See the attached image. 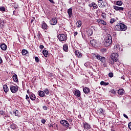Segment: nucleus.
Wrapping results in <instances>:
<instances>
[{
  "mask_svg": "<svg viewBox=\"0 0 131 131\" xmlns=\"http://www.w3.org/2000/svg\"><path fill=\"white\" fill-rule=\"evenodd\" d=\"M21 53H22L23 56H28L29 54V52H28V51H27L26 49H23L21 51Z\"/></svg>",
  "mask_w": 131,
  "mask_h": 131,
  "instance_id": "17",
  "label": "nucleus"
},
{
  "mask_svg": "<svg viewBox=\"0 0 131 131\" xmlns=\"http://www.w3.org/2000/svg\"><path fill=\"white\" fill-rule=\"evenodd\" d=\"M1 48L3 51H6V50H7V46L6 44L3 43L1 45Z\"/></svg>",
  "mask_w": 131,
  "mask_h": 131,
  "instance_id": "27",
  "label": "nucleus"
},
{
  "mask_svg": "<svg viewBox=\"0 0 131 131\" xmlns=\"http://www.w3.org/2000/svg\"><path fill=\"white\" fill-rule=\"evenodd\" d=\"M57 37L60 41H66L67 40V34H59Z\"/></svg>",
  "mask_w": 131,
  "mask_h": 131,
  "instance_id": "4",
  "label": "nucleus"
},
{
  "mask_svg": "<svg viewBox=\"0 0 131 131\" xmlns=\"http://www.w3.org/2000/svg\"><path fill=\"white\" fill-rule=\"evenodd\" d=\"M92 5L94 10H97V9H98V5H97L95 2H92Z\"/></svg>",
  "mask_w": 131,
  "mask_h": 131,
  "instance_id": "36",
  "label": "nucleus"
},
{
  "mask_svg": "<svg viewBox=\"0 0 131 131\" xmlns=\"http://www.w3.org/2000/svg\"><path fill=\"white\" fill-rule=\"evenodd\" d=\"M35 20V17H32V19L31 20V23H33V22H34Z\"/></svg>",
  "mask_w": 131,
  "mask_h": 131,
  "instance_id": "47",
  "label": "nucleus"
},
{
  "mask_svg": "<svg viewBox=\"0 0 131 131\" xmlns=\"http://www.w3.org/2000/svg\"><path fill=\"white\" fill-rule=\"evenodd\" d=\"M42 54L45 56V57L47 58V57H48V54H49V52H48V51L46 50H43L42 51Z\"/></svg>",
  "mask_w": 131,
  "mask_h": 131,
  "instance_id": "32",
  "label": "nucleus"
},
{
  "mask_svg": "<svg viewBox=\"0 0 131 131\" xmlns=\"http://www.w3.org/2000/svg\"><path fill=\"white\" fill-rule=\"evenodd\" d=\"M3 63V59H2V57H0V64H2Z\"/></svg>",
  "mask_w": 131,
  "mask_h": 131,
  "instance_id": "61",
  "label": "nucleus"
},
{
  "mask_svg": "<svg viewBox=\"0 0 131 131\" xmlns=\"http://www.w3.org/2000/svg\"><path fill=\"white\" fill-rule=\"evenodd\" d=\"M77 34H78V33L77 31L74 32V36H76V35H77Z\"/></svg>",
  "mask_w": 131,
  "mask_h": 131,
  "instance_id": "57",
  "label": "nucleus"
},
{
  "mask_svg": "<svg viewBox=\"0 0 131 131\" xmlns=\"http://www.w3.org/2000/svg\"><path fill=\"white\" fill-rule=\"evenodd\" d=\"M42 108L43 109V110H48V107L46 105H43L42 106Z\"/></svg>",
  "mask_w": 131,
  "mask_h": 131,
  "instance_id": "51",
  "label": "nucleus"
},
{
  "mask_svg": "<svg viewBox=\"0 0 131 131\" xmlns=\"http://www.w3.org/2000/svg\"><path fill=\"white\" fill-rule=\"evenodd\" d=\"M63 50L64 52H68V44L63 45Z\"/></svg>",
  "mask_w": 131,
  "mask_h": 131,
  "instance_id": "23",
  "label": "nucleus"
},
{
  "mask_svg": "<svg viewBox=\"0 0 131 131\" xmlns=\"http://www.w3.org/2000/svg\"><path fill=\"white\" fill-rule=\"evenodd\" d=\"M94 58H96L97 60H99L101 62V63H103V65L104 67H106L107 66V64H106L105 63L106 62V58L104 56H101L100 55H95Z\"/></svg>",
  "mask_w": 131,
  "mask_h": 131,
  "instance_id": "2",
  "label": "nucleus"
},
{
  "mask_svg": "<svg viewBox=\"0 0 131 131\" xmlns=\"http://www.w3.org/2000/svg\"><path fill=\"white\" fill-rule=\"evenodd\" d=\"M19 90V86L17 85H11L10 86V91L13 94H15L18 92Z\"/></svg>",
  "mask_w": 131,
  "mask_h": 131,
  "instance_id": "5",
  "label": "nucleus"
},
{
  "mask_svg": "<svg viewBox=\"0 0 131 131\" xmlns=\"http://www.w3.org/2000/svg\"><path fill=\"white\" fill-rule=\"evenodd\" d=\"M53 125H54V124H50V126H52V127H53V126H54Z\"/></svg>",
  "mask_w": 131,
  "mask_h": 131,
  "instance_id": "64",
  "label": "nucleus"
},
{
  "mask_svg": "<svg viewBox=\"0 0 131 131\" xmlns=\"http://www.w3.org/2000/svg\"><path fill=\"white\" fill-rule=\"evenodd\" d=\"M35 60L37 63H38L39 62V58H38V57L36 56L35 57Z\"/></svg>",
  "mask_w": 131,
  "mask_h": 131,
  "instance_id": "44",
  "label": "nucleus"
},
{
  "mask_svg": "<svg viewBox=\"0 0 131 131\" xmlns=\"http://www.w3.org/2000/svg\"><path fill=\"white\" fill-rule=\"evenodd\" d=\"M45 48V46H43V45H40L39 46V49H40V50H42V49H43Z\"/></svg>",
  "mask_w": 131,
  "mask_h": 131,
  "instance_id": "54",
  "label": "nucleus"
},
{
  "mask_svg": "<svg viewBox=\"0 0 131 131\" xmlns=\"http://www.w3.org/2000/svg\"><path fill=\"white\" fill-rule=\"evenodd\" d=\"M123 116L125 117V118H126V119H128V117L127 115H125V114H123Z\"/></svg>",
  "mask_w": 131,
  "mask_h": 131,
  "instance_id": "56",
  "label": "nucleus"
},
{
  "mask_svg": "<svg viewBox=\"0 0 131 131\" xmlns=\"http://www.w3.org/2000/svg\"><path fill=\"white\" fill-rule=\"evenodd\" d=\"M88 35L91 36L93 35V30L92 29H89L86 32Z\"/></svg>",
  "mask_w": 131,
  "mask_h": 131,
  "instance_id": "29",
  "label": "nucleus"
},
{
  "mask_svg": "<svg viewBox=\"0 0 131 131\" xmlns=\"http://www.w3.org/2000/svg\"><path fill=\"white\" fill-rule=\"evenodd\" d=\"M83 125L84 129H91L92 128V127L91 126V125L90 124L86 123V122H84L83 123Z\"/></svg>",
  "mask_w": 131,
  "mask_h": 131,
  "instance_id": "7",
  "label": "nucleus"
},
{
  "mask_svg": "<svg viewBox=\"0 0 131 131\" xmlns=\"http://www.w3.org/2000/svg\"><path fill=\"white\" fill-rule=\"evenodd\" d=\"M17 127V126L15 123H12L10 125V128H12V129H16Z\"/></svg>",
  "mask_w": 131,
  "mask_h": 131,
  "instance_id": "30",
  "label": "nucleus"
},
{
  "mask_svg": "<svg viewBox=\"0 0 131 131\" xmlns=\"http://www.w3.org/2000/svg\"><path fill=\"white\" fill-rule=\"evenodd\" d=\"M128 128H129V129L131 130V122H129V123L128 124Z\"/></svg>",
  "mask_w": 131,
  "mask_h": 131,
  "instance_id": "55",
  "label": "nucleus"
},
{
  "mask_svg": "<svg viewBox=\"0 0 131 131\" xmlns=\"http://www.w3.org/2000/svg\"><path fill=\"white\" fill-rule=\"evenodd\" d=\"M69 122H70V123H71V122H72L73 120H72V119H70L69 120Z\"/></svg>",
  "mask_w": 131,
  "mask_h": 131,
  "instance_id": "62",
  "label": "nucleus"
},
{
  "mask_svg": "<svg viewBox=\"0 0 131 131\" xmlns=\"http://www.w3.org/2000/svg\"><path fill=\"white\" fill-rule=\"evenodd\" d=\"M128 15L130 19H131V10L128 12Z\"/></svg>",
  "mask_w": 131,
  "mask_h": 131,
  "instance_id": "52",
  "label": "nucleus"
},
{
  "mask_svg": "<svg viewBox=\"0 0 131 131\" xmlns=\"http://www.w3.org/2000/svg\"><path fill=\"white\" fill-rule=\"evenodd\" d=\"M12 78H13L14 81H15V82H18V76H17L16 74H15L14 75H13Z\"/></svg>",
  "mask_w": 131,
  "mask_h": 131,
  "instance_id": "24",
  "label": "nucleus"
},
{
  "mask_svg": "<svg viewBox=\"0 0 131 131\" xmlns=\"http://www.w3.org/2000/svg\"><path fill=\"white\" fill-rule=\"evenodd\" d=\"M115 21H116V19H115V18H111L110 20V23L111 24H113V23H114Z\"/></svg>",
  "mask_w": 131,
  "mask_h": 131,
  "instance_id": "43",
  "label": "nucleus"
},
{
  "mask_svg": "<svg viewBox=\"0 0 131 131\" xmlns=\"http://www.w3.org/2000/svg\"><path fill=\"white\" fill-rule=\"evenodd\" d=\"M110 45H111V43L110 42H108V41H106L105 40L104 43H103V46H104V47H109V46H110Z\"/></svg>",
  "mask_w": 131,
  "mask_h": 131,
  "instance_id": "31",
  "label": "nucleus"
},
{
  "mask_svg": "<svg viewBox=\"0 0 131 131\" xmlns=\"http://www.w3.org/2000/svg\"><path fill=\"white\" fill-rule=\"evenodd\" d=\"M13 113L15 115V116H19V111H18L17 110H14L13 112Z\"/></svg>",
  "mask_w": 131,
  "mask_h": 131,
  "instance_id": "33",
  "label": "nucleus"
},
{
  "mask_svg": "<svg viewBox=\"0 0 131 131\" xmlns=\"http://www.w3.org/2000/svg\"><path fill=\"white\" fill-rule=\"evenodd\" d=\"M109 77H113V73L111 72L108 74Z\"/></svg>",
  "mask_w": 131,
  "mask_h": 131,
  "instance_id": "48",
  "label": "nucleus"
},
{
  "mask_svg": "<svg viewBox=\"0 0 131 131\" xmlns=\"http://www.w3.org/2000/svg\"><path fill=\"white\" fill-rule=\"evenodd\" d=\"M76 25H77V27H80V26H81L82 23L80 20H79L77 21Z\"/></svg>",
  "mask_w": 131,
  "mask_h": 131,
  "instance_id": "35",
  "label": "nucleus"
},
{
  "mask_svg": "<svg viewBox=\"0 0 131 131\" xmlns=\"http://www.w3.org/2000/svg\"><path fill=\"white\" fill-rule=\"evenodd\" d=\"M6 113V112L2 110L0 111V115H4Z\"/></svg>",
  "mask_w": 131,
  "mask_h": 131,
  "instance_id": "45",
  "label": "nucleus"
},
{
  "mask_svg": "<svg viewBox=\"0 0 131 131\" xmlns=\"http://www.w3.org/2000/svg\"><path fill=\"white\" fill-rule=\"evenodd\" d=\"M51 25H56L58 24V20L57 18L53 17L52 19L50 21Z\"/></svg>",
  "mask_w": 131,
  "mask_h": 131,
  "instance_id": "6",
  "label": "nucleus"
},
{
  "mask_svg": "<svg viewBox=\"0 0 131 131\" xmlns=\"http://www.w3.org/2000/svg\"><path fill=\"white\" fill-rule=\"evenodd\" d=\"M83 92L85 94H89V93H90V89L89 88L83 86Z\"/></svg>",
  "mask_w": 131,
  "mask_h": 131,
  "instance_id": "18",
  "label": "nucleus"
},
{
  "mask_svg": "<svg viewBox=\"0 0 131 131\" xmlns=\"http://www.w3.org/2000/svg\"><path fill=\"white\" fill-rule=\"evenodd\" d=\"M29 96L31 101H35V100H36V96H35V94H33V93H31Z\"/></svg>",
  "mask_w": 131,
  "mask_h": 131,
  "instance_id": "10",
  "label": "nucleus"
},
{
  "mask_svg": "<svg viewBox=\"0 0 131 131\" xmlns=\"http://www.w3.org/2000/svg\"><path fill=\"white\" fill-rule=\"evenodd\" d=\"M111 93H112V94H113V95H116V92H115V91H114V90H112L111 91Z\"/></svg>",
  "mask_w": 131,
  "mask_h": 131,
  "instance_id": "46",
  "label": "nucleus"
},
{
  "mask_svg": "<svg viewBox=\"0 0 131 131\" xmlns=\"http://www.w3.org/2000/svg\"><path fill=\"white\" fill-rule=\"evenodd\" d=\"M4 28V20H1L0 23V29H3Z\"/></svg>",
  "mask_w": 131,
  "mask_h": 131,
  "instance_id": "39",
  "label": "nucleus"
},
{
  "mask_svg": "<svg viewBox=\"0 0 131 131\" xmlns=\"http://www.w3.org/2000/svg\"><path fill=\"white\" fill-rule=\"evenodd\" d=\"M0 11L1 12H6V8L4 6L0 7Z\"/></svg>",
  "mask_w": 131,
  "mask_h": 131,
  "instance_id": "41",
  "label": "nucleus"
},
{
  "mask_svg": "<svg viewBox=\"0 0 131 131\" xmlns=\"http://www.w3.org/2000/svg\"><path fill=\"white\" fill-rule=\"evenodd\" d=\"M74 94L76 97V98H81L80 96L81 95L80 91L79 90H76L74 93Z\"/></svg>",
  "mask_w": 131,
  "mask_h": 131,
  "instance_id": "11",
  "label": "nucleus"
},
{
  "mask_svg": "<svg viewBox=\"0 0 131 131\" xmlns=\"http://www.w3.org/2000/svg\"><path fill=\"white\" fill-rule=\"evenodd\" d=\"M29 98H30V97H29V96H28V95H26V100L28 101L29 104H30V99Z\"/></svg>",
  "mask_w": 131,
  "mask_h": 131,
  "instance_id": "37",
  "label": "nucleus"
},
{
  "mask_svg": "<svg viewBox=\"0 0 131 131\" xmlns=\"http://www.w3.org/2000/svg\"><path fill=\"white\" fill-rule=\"evenodd\" d=\"M43 92L46 95H49V94H50V91L47 88L45 89V90H43Z\"/></svg>",
  "mask_w": 131,
  "mask_h": 131,
  "instance_id": "40",
  "label": "nucleus"
},
{
  "mask_svg": "<svg viewBox=\"0 0 131 131\" xmlns=\"http://www.w3.org/2000/svg\"><path fill=\"white\" fill-rule=\"evenodd\" d=\"M75 53L76 57H78V58H81V56H82V55L81 54V53L79 52V51L76 50L75 51Z\"/></svg>",
  "mask_w": 131,
  "mask_h": 131,
  "instance_id": "19",
  "label": "nucleus"
},
{
  "mask_svg": "<svg viewBox=\"0 0 131 131\" xmlns=\"http://www.w3.org/2000/svg\"><path fill=\"white\" fill-rule=\"evenodd\" d=\"M123 94H124V90L123 89H119L118 91V94L120 96H123Z\"/></svg>",
  "mask_w": 131,
  "mask_h": 131,
  "instance_id": "21",
  "label": "nucleus"
},
{
  "mask_svg": "<svg viewBox=\"0 0 131 131\" xmlns=\"http://www.w3.org/2000/svg\"><path fill=\"white\" fill-rule=\"evenodd\" d=\"M123 2L121 1H119L116 2L117 6H122Z\"/></svg>",
  "mask_w": 131,
  "mask_h": 131,
  "instance_id": "38",
  "label": "nucleus"
},
{
  "mask_svg": "<svg viewBox=\"0 0 131 131\" xmlns=\"http://www.w3.org/2000/svg\"><path fill=\"white\" fill-rule=\"evenodd\" d=\"M108 6V4L106 2H102L100 4H99V8H106Z\"/></svg>",
  "mask_w": 131,
  "mask_h": 131,
  "instance_id": "15",
  "label": "nucleus"
},
{
  "mask_svg": "<svg viewBox=\"0 0 131 131\" xmlns=\"http://www.w3.org/2000/svg\"><path fill=\"white\" fill-rule=\"evenodd\" d=\"M48 1H49V2H50V3H51V4H55V2L54 1V0H48Z\"/></svg>",
  "mask_w": 131,
  "mask_h": 131,
  "instance_id": "53",
  "label": "nucleus"
},
{
  "mask_svg": "<svg viewBox=\"0 0 131 131\" xmlns=\"http://www.w3.org/2000/svg\"><path fill=\"white\" fill-rule=\"evenodd\" d=\"M41 123H42L43 124H45V123H46V120L45 119H41Z\"/></svg>",
  "mask_w": 131,
  "mask_h": 131,
  "instance_id": "50",
  "label": "nucleus"
},
{
  "mask_svg": "<svg viewBox=\"0 0 131 131\" xmlns=\"http://www.w3.org/2000/svg\"><path fill=\"white\" fill-rule=\"evenodd\" d=\"M105 40L106 41H108L111 42V43H112V37L111 36V35L110 34H108L105 37Z\"/></svg>",
  "mask_w": 131,
  "mask_h": 131,
  "instance_id": "9",
  "label": "nucleus"
},
{
  "mask_svg": "<svg viewBox=\"0 0 131 131\" xmlns=\"http://www.w3.org/2000/svg\"><path fill=\"white\" fill-rule=\"evenodd\" d=\"M115 62V59H114L113 58H112L111 57L110 58V60H109L110 64H112V65H113V64H114Z\"/></svg>",
  "mask_w": 131,
  "mask_h": 131,
  "instance_id": "34",
  "label": "nucleus"
},
{
  "mask_svg": "<svg viewBox=\"0 0 131 131\" xmlns=\"http://www.w3.org/2000/svg\"><path fill=\"white\" fill-rule=\"evenodd\" d=\"M3 117L4 119H6L7 120H8V118H10V117L6 113L3 115Z\"/></svg>",
  "mask_w": 131,
  "mask_h": 131,
  "instance_id": "42",
  "label": "nucleus"
},
{
  "mask_svg": "<svg viewBox=\"0 0 131 131\" xmlns=\"http://www.w3.org/2000/svg\"><path fill=\"white\" fill-rule=\"evenodd\" d=\"M114 29L118 31H125L127 29V27L124 24L119 23L115 27Z\"/></svg>",
  "mask_w": 131,
  "mask_h": 131,
  "instance_id": "1",
  "label": "nucleus"
},
{
  "mask_svg": "<svg viewBox=\"0 0 131 131\" xmlns=\"http://www.w3.org/2000/svg\"><path fill=\"white\" fill-rule=\"evenodd\" d=\"M111 58H112V59H114V60H115V62H118L117 63V65H120V64H121V62L119 61V59H118L119 56H118V54L117 53H113L111 54Z\"/></svg>",
  "mask_w": 131,
  "mask_h": 131,
  "instance_id": "3",
  "label": "nucleus"
},
{
  "mask_svg": "<svg viewBox=\"0 0 131 131\" xmlns=\"http://www.w3.org/2000/svg\"><path fill=\"white\" fill-rule=\"evenodd\" d=\"M36 102H37V103H39V99H38V98H36Z\"/></svg>",
  "mask_w": 131,
  "mask_h": 131,
  "instance_id": "60",
  "label": "nucleus"
},
{
  "mask_svg": "<svg viewBox=\"0 0 131 131\" xmlns=\"http://www.w3.org/2000/svg\"><path fill=\"white\" fill-rule=\"evenodd\" d=\"M60 123L61 124H62V125H63V124H65V123L66 124V127L67 128V127H69V123L68 122V121L65 120H62L61 121H60Z\"/></svg>",
  "mask_w": 131,
  "mask_h": 131,
  "instance_id": "12",
  "label": "nucleus"
},
{
  "mask_svg": "<svg viewBox=\"0 0 131 131\" xmlns=\"http://www.w3.org/2000/svg\"><path fill=\"white\" fill-rule=\"evenodd\" d=\"M90 43L92 47H97L98 46V41L96 40H92L90 41Z\"/></svg>",
  "mask_w": 131,
  "mask_h": 131,
  "instance_id": "13",
  "label": "nucleus"
},
{
  "mask_svg": "<svg viewBox=\"0 0 131 131\" xmlns=\"http://www.w3.org/2000/svg\"><path fill=\"white\" fill-rule=\"evenodd\" d=\"M101 16L102 17V18L104 19L105 18H106V14L104 13H102L101 14Z\"/></svg>",
  "mask_w": 131,
  "mask_h": 131,
  "instance_id": "49",
  "label": "nucleus"
},
{
  "mask_svg": "<svg viewBox=\"0 0 131 131\" xmlns=\"http://www.w3.org/2000/svg\"><path fill=\"white\" fill-rule=\"evenodd\" d=\"M102 52H106V49H102Z\"/></svg>",
  "mask_w": 131,
  "mask_h": 131,
  "instance_id": "63",
  "label": "nucleus"
},
{
  "mask_svg": "<svg viewBox=\"0 0 131 131\" xmlns=\"http://www.w3.org/2000/svg\"><path fill=\"white\" fill-rule=\"evenodd\" d=\"M68 13L70 18L72 17V8H69L68 10Z\"/></svg>",
  "mask_w": 131,
  "mask_h": 131,
  "instance_id": "22",
  "label": "nucleus"
},
{
  "mask_svg": "<svg viewBox=\"0 0 131 131\" xmlns=\"http://www.w3.org/2000/svg\"><path fill=\"white\" fill-rule=\"evenodd\" d=\"M113 7L114 10L116 11H119L120 12V11H123V10H124V8L123 7H120L116 6H114Z\"/></svg>",
  "mask_w": 131,
  "mask_h": 131,
  "instance_id": "14",
  "label": "nucleus"
},
{
  "mask_svg": "<svg viewBox=\"0 0 131 131\" xmlns=\"http://www.w3.org/2000/svg\"><path fill=\"white\" fill-rule=\"evenodd\" d=\"M3 89L5 93H8V92H9V88H8V85L6 84L3 85Z\"/></svg>",
  "mask_w": 131,
  "mask_h": 131,
  "instance_id": "25",
  "label": "nucleus"
},
{
  "mask_svg": "<svg viewBox=\"0 0 131 131\" xmlns=\"http://www.w3.org/2000/svg\"><path fill=\"white\" fill-rule=\"evenodd\" d=\"M38 95L39 97H41V98H43L45 96H46V94H45V92L42 91H38Z\"/></svg>",
  "mask_w": 131,
  "mask_h": 131,
  "instance_id": "20",
  "label": "nucleus"
},
{
  "mask_svg": "<svg viewBox=\"0 0 131 131\" xmlns=\"http://www.w3.org/2000/svg\"><path fill=\"white\" fill-rule=\"evenodd\" d=\"M96 22L97 23H99L100 24H102L103 25H107V23H105V21H104V20L101 19H97Z\"/></svg>",
  "mask_w": 131,
  "mask_h": 131,
  "instance_id": "16",
  "label": "nucleus"
},
{
  "mask_svg": "<svg viewBox=\"0 0 131 131\" xmlns=\"http://www.w3.org/2000/svg\"><path fill=\"white\" fill-rule=\"evenodd\" d=\"M27 94H28L29 96H30V94H31V93H32V92H29V90H28L27 91Z\"/></svg>",
  "mask_w": 131,
  "mask_h": 131,
  "instance_id": "58",
  "label": "nucleus"
},
{
  "mask_svg": "<svg viewBox=\"0 0 131 131\" xmlns=\"http://www.w3.org/2000/svg\"><path fill=\"white\" fill-rule=\"evenodd\" d=\"M41 28L42 29H43V30H48V29H49V27L45 21H42Z\"/></svg>",
  "mask_w": 131,
  "mask_h": 131,
  "instance_id": "8",
  "label": "nucleus"
},
{
  "mask_svg": "<svg viewBox=\"0 0 131 131\" xmlns=\"http://www.w3.org/2000/svg\"><path fill=\"white\" fill-rule=\"evenodd\" d=\"M100 84L101 85H103L104 86L109 85V82H106L104 81H101Z\"/></svg>",
  "mask_w": 131,
  "mask_h": 131,
  "instance_id": "26",
  "label": "nucleus"
},
{
  "mask_svg": "<svg viewBox=\"0 0 131 131\" xmlns=\"http://www.w3.org/2000/svg\"><path fill=\"white\" fill-rule=\"evenodd\" d=\"M98 113H99L101 115H105V111H104V110H103V109L102 108H100L98 111Z\"/></svg>",
  "mask_w": 131,
  "mask_h": 131,
  "instance_id": "28",
  "label": "nucleus"
},
{
  "mask_svg": "<svg viewBox=\"0 0 131 131\" xmlns=\"http://www.w3.org/2000/svg\"><path fill=\"white\" fill-rule=\"evenodd\" d=\"M89 7H90V8H93V2L91 3V4L89 5Z\"/></svg>",
  "mask_w": 131,
  "mask_h": 131,
  "instance_id": "59",
  "label": "nucleus"
}]
</instances>
